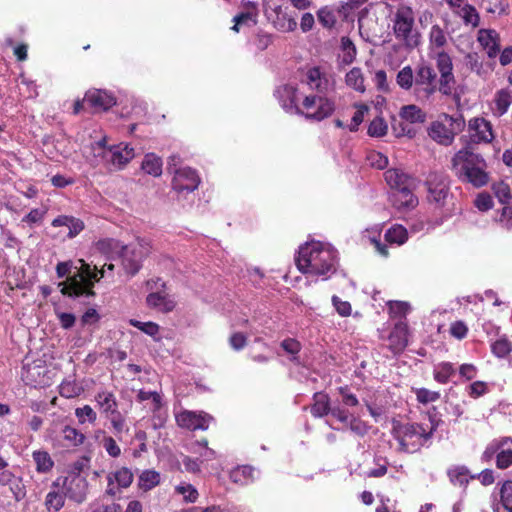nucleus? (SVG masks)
<instances>
[{"instance_id": "1", "label": "nucleus", "mask_w": 512, "mask_h": 512, "mask_svg": "<svg viewBox=\"0 0 512 512\" xmlns=\"http://www.w3.org/2000/svg\"><path fill=\"white\" fill-rule=\"evenodd\" d=\"M336 251L318 241L305 243L300 247L296 265L304 274L326 275L336 271Z\"/></svg>"}, {"instance_id": "2", "label": "nucleus", "mask_w": 512, "mask_h": 512, "mask_svg": "<svg viewBox=\"0 0 512 512\" xmlns=\"http://www.w3.org/2000/svg\"><path fill=\"white\" fill-rule=\"evenodd\" d=\"M451 168L455 176L463 183L475 188L488 184L489 174L484 158L467 148L459 150L451 160Z\"/></svg>"}, {"instance_id": "3", "label": "nucleus", "mask_w": 512, "mask_h": 512, "mask_svg": "<svg viewBox=\"0 0 512 512\" xmlns=\"http://www.w3.org/2000/svg\"><path fill=\"white\" fill-rule=\"evenodd\" d=\"M81 264L74 275L67 278L65 282H60L58 286L63 295L69 297H92L95 295L93 291L94 283L103 277L104 270L97 271L91 269V266L84 260H79Z\"/></svg>"}, {"instance_id": "4", "label": "nucleus", "mask_w": 512, "mask_h": 512, "mask_svg": "<svg viewBox=\"0 0 512 512\" xmlns=\"http://www.w3.org/2000/svg\"><path fill=\"white\" fill-rule=\"evenodd\" d=\"M435 429L434 425L430 431H426L421 424L394 422L391 433L398 441L401 452L413 453L418 451L432 437Z\"/></svg>"}, {"instance_id": "5", "label": "nucleus", "mask_w": 512, "mask_h": 512, "mask_svg": "<svg viewBox=\"0 0 512 512\" xmlns=\"http://www.w3.org/2000/svg\"><path fill=\"white\" fill-rule=\"evenodd\" d=\"M437 74L435 70L427 65L420 64L415 75V95L420 100H428L437 90Z\"/></svg>"}, {"instance_id": "6", "label": "nucleus", "mask_w": 512, "mask_h": 512, "mask_svg": "<svg viewBox=\"0 0 512 512\" xmlns=\"http://www.w3.org/2000/svg\"><path fill=\"white\" fill-rule=\"evenodd\" d=\"M436 67L440 74L438 80V91L445 96L453 93L456 80L453 74V63L451 57L444 51H440L436 55Z\"/></svg>"}, {"instance_id": "7", "label": "nucleus", "mask_w": 512, "mask_h": 512, "mask_svg": "<svg viewBox=\"0 0 512 512\" xmlns=\"http://www.w3.org/2000/svg\"><path fill=\"white\" fill-rule=\"evenodd\" d=\"M148 245L138 242L136 245L122 247L119 257L126 273L135 275L141 268L142 259L148 254Z\"/></svg>"}, {"instance_id": "8", "label": "nucleus", "mask_w": 512, "mask_h": 512, "mask_svg": "<svg viewBox=\"0 0 512 512\" xmlns=\"http://www.w3.org/2000/svg\"><path fill=\"white\" fill-rule=\"evenodd\" d=\"M303 107L306 110L305 117L316 121L329 117L335 110L334 103L321 96H306Z\"/></svg>"}, {"instance_id": "9", "label": "nucleus", "mask_w": 512, "mask_h": 512, "mask_svg": "<svg viewBox=\"0 0 512 512\" xmlns=\"http://www.w3.org/2000/svg\"><path fill=\"white\" fill-rule=\"evenodd\" d=\"M414 26V12L409 6L397 8L393 18V31L397 39L409 44V38Z\"/></svg>"}, {"instance_id": "10", "label": "nucleus", "mask_w": 512, "mask_h": 512, "mask_svg": "<svg viewBox=\"0 0 512 512\" xmlns=\"http://www.w3.org/2000/svg\"><path fill=\"white\" fill-rule=\"evenodd\" d=\"M175 418L179 427L190 431L207 430L210 423L214 420L211 415L203 411L195 412L189 410L179 412Z\"/></svg>"}, {"instance_id": "11", "label": "nucleus", "mask_w": 512, "mask_h": 512, "mask_svg": "<svg viewBox=\"0 0 512 512\" xmlns=\"http://www.w3.org/2000/svg\"><path fill=\"white\" fill-rule=\"evenodd\" d=\"M173 174L172 187L178 193L192 192L200 183L198 174L190 167L174 169Z\"/></svg>"}, {"instance_id": "12", "label": "nucleus", "mask_w": 512, "mask_h": 512, "mask_svg": "<svg viewBox=\"0 0 512 512\" xmlns=\"http://www.w3.org/2000/svg\"><path fill=\"white\" fill-rule=\"evenodd\" d=\"M428 200L439 206L444 204L448 195V184L445 178L437 173H431L426 181Z\"/></svg>"}, {"instance_id": "13", "label": "nucleus", "mask_w": 512, "mask_h": 512, "mask_svg": "<svg viewBox=\"0 0 512 512\" xmlns=\"http://www.w3.org/2000/svg\"><path fill=\"white\" fill-rule=\"evenodd\" d=\"M65 495L71 500L82 503L86 497L87 481L80 475H71L63 481Z\"/></svg>"}, {"instance_id": "14", "label": "nucleus", "mask_w": 512, "mask_h": 512, "mask_svg": "<svg viewBox=\"0 0 512 512\" xmlns=\"http://www.w3.org/2000/svg\"><path fill=\"white\" fill-rule=\"evenodd\" d=\"M135 156L134 149L128 145L114 146L104 151L103 157L115 170L122 169Z\"/></svg>"}, {"instance_id": "15", "label": "nucleus", "mask_w": 512, "mask_h": 512, "mask_svg": "<svg viewBox=\"0 0 512 512\" xmlns=\"http://www.w3.org/2000/svg\"><path fill=\"white\" fill-rule=\"evenodd\" d=\"M0 485L9 486L14 499L19 502L26 496V487L21 477L15 476L9 470L0 472Z\"/></svg>"}, {"instance_id": "16", "label": "nucleus", "mask_w": 512, "mask_h": 512, "mask_svg": "<svg viewBox=\"0 0 512 512\" xmlns=\"http://www.w3.org/2000/svg\"><path fill=\"white\" fill-rule=\"evenodd\" d=\"M84 102L97 110L106 111L115 105L116 100L106 91L94 90L86 93Z\"/></svg>"}, {"instance_id": "17", "label": "nucleus", "mask_w": 512, "mask_h": 512, "mask_svg": "<svg viewBox=\"0 0 512 512\" xmlns=\"http://www.w3.org/2000/svg\"><path fill=\"white\" fill-rule=\"evenodd\" d=\"M408 326L404 322L395 324L389 335V348L393 353L402 352L408 344Z\"/></svg>"}, {"instance_id": "18", "label": "nucleus", "mask_w": 512, "mask_h": 512, "mask_svg": "<svg viewBox=\"0 0 512 512\" xmlns=\"http://www.w3.org/2000/svg\"><path fill=\"white\" fill-rule=\"evenodd\" d=\"M385 180L392 190L415 187V180L401 169H389L385 172Z\"/></svg>"}, {"instance_id": "19", "label": "nucleus", "mask_w": 512, "mask_h": 512, "mask_svg": "<svg viewBox=\"0 0 512 512\" xmlns=\"http://www.w3.org/2000/svg\"><path fill=\"white\" fill-rule=\"evenodd\" d=\"M415 187H407L403 189L393 190L391 201L399 210L411 209L418 204L417 198L413 194Z\"/></svg>"}, {"instance_id": "20", "label": "nucleus", "mask_w": 512, "mask_h": 512, "mask_svg": "<svg viewBox=\"0 0 512 512\" xmlns=\"http://www.w3.org/2000/svg\"><path fill=\"white\" fill-rule=\"evenodd\" d=\"M469 129L474 132L471 137L476 142H490L493 139L492 126L483 118L470 120Z\"/></svg>"}, {"instance_id": "21", "label": "nucleus", "mask_w": 512, "mask_h": 512, "mask_svg": "<svg viewBox=\"0 0 512 512\" xmlns=\"http://www.w3.org/2000/svg\"><path fill=\"white\" fill-rule=\"evenodd\" d=\"M306 83L312 90L324 94L330 88L327 76L320 71L319 67L310 68L306 73Z\"/></svg>"}, {"instance_id": "22", "label": "nucleus", "mask_w": 512, "mask_h": 512, "mask_svg": "<svg viewBox=\"0 0 512 512\" xmlns=\"http://www.w3.org/2000/svg\"><path fill=\"white\" fill-rule=\"evenodd\" d=\"M499 36L495 30L481 29L478 32L479 43L487 49V54L493 58L500 51V44L498 42Z\"/></svg>"}, {"instance_id": "23", "label": "nucleus", "mask_w": 512, "mask_h": 512, "mask_svg": "<svg viewBox=\"0 0 512 512\" xmlns=\"http://www.w3.org/2000/svg\"><path fill=\"white\" fill-rule=\"evenodd\" d=\"M258 8L254 2H246L244 4V11L236 15L233 19L234 26L232 30L239 31V25H255L257 23Z\"/></svg>"}, {"instance_id": "24", "label": "nucleus", "mask_w": 512, "mask_h": 512, "mask_svg": "<svg viewBox=\"0 0 512 512\" xmlns=\"http://www.w3.org/2000/svg\"><path fill=\"white\" fill-rule=\"evenodd\" d=\"M429 136L442 145H450L455 137L454 132L440 122L432 123L429 129Z\"/></svg>"}, {"instance_id": "25", "label": "nucleus", "mask_w": 512, "mask_h": 512, "mask_svg": "<svg viewBox=\"0 0 512 512\" xmlns=\"http://www.w3.org/2000/svg\"><path fill=\"white\" fill-rule=\"evenodd\" d=\"M95 400L105 417L119 412L117 400L112 392L102 391L95 396Z\"/></svg>"}, {"instance_id": "26", "label": "nucleus", "mask_w": 512, "mask_h": 512, "mask_svg": "<svg viewBox=\"0 0 512 512\" xmlns=\"http://www.w3.org/2000/svg\"><path fill=\"white\" fill-rule=\"evenodd\" d=\"M147 305L161 312L168 313L175 308V301L161 293H150L146 298Z\"/></svg>"}, {"instance_id": "27", "label": "nucleus", "mask_w": 512, "mask_h": 512, "mask_svg": "<svg viewBox=\"0 0 512 512\" xmlns=\"http://www.w3.org/2000/svg\"><path fill=\"white\" fill-rule=\"evenodd\" d=\"M273 25L276 29L282 32H292L297 28L296 20L281 7H277L275 9Z\"/></svg>"}, {"instance_id": "28", "label": "nucleus", "mask_w": 512, "mask_h": 512, "mask_svg": "<svg viewBox=\"0 0 512 512\" xmlns=\"http://www.w3.org/2000/svg\"><path fill=\"white\" fill-rule=\"evenodd\" d=\"M329 397L325 393H315L313 396V404L311 406V414L314 417H323L330 413Z\"/></svg>"}, {"instance_id": "29", "label": "nucleus", "mask_w": 512, "mask_h": 512, "mask_svg": "<svg viewBox=\"0 0 512 512\" xmlns=\"http://www.w3.org/2000/svg\"><path fill=\"white\" fill-rule=\"evenodd\" d=\"M133 478V473L129 468L121 467L114 473H110L107 477V480L109 481V486L116 482L118 487L127 488L132 484Z\"/></svg>"}, {"instance_id": "30", "label": "nucleus", "mask_w": 512, "mask_h": 512, "mask_svg": "<svg viewBox=\"0 0 512 512\" xmlns=\"http://www.w3.org/2000/svg\"><path fill=\"white\" fill-rule=\"evenodd\" d=\"M508 445H512V438L511 437H501L498 439L492 440L485 448L484 452L482 453L481 459L484 462H489L492 460L494 456L498 454V451L506 447Z\"/></svg>"}, {"instance_id": "31", "label": "nucleus", "mask_w": 512, "mask_h": 512, "mask_svg": "<svg viewBox=\"0 0 512 512\" xmlns=\"http://www.w3.org/2000/svg\"><path fill=\"white\" fill-rule=\"evenodd\" d=\"M346 85L359 93L366 90L365 79L362 70L358 67L352 68L345 76Z\"/></svg>"}, {"instance_id": "32", "label": "nucleus", "mask_w": 512, "mask_h": 512, "mask_svg": "<svg viewBox=\"0 0 512 512\" xmlns=\"http://www.w3.org/2000/svg\"><path fill=\"white\" fill-rule=\"evenodd\" d=\"M95 247L99 252L113 257V255L119 256L122 251V247H125V245H122L115 239L105 238L96 242Z\"/></svg>"}, {"instance_id": "33", "label": "nucleus", "mask_w": 512, "mask_h": 512, "mask_svg": "<svg viewBox=\"0 0 512 512\" xmlns=\"http://www.w3.org/2000/svg\"><path fill=\"white\" fill-rule=\"evenodd\" d=\"M160 474L154 470H144L138 479V487L143 491H149L159 485Z\"/></svg>"}, {"instance_id": "34", "label": "nucleus", "mask_w": 512, "mask_h": 512, "mask_svg": "<svg viewBox=\"0 0 512 512\" xmlns=\"http://www.w3.org/2000/svg\"><path fill=\"white\" fill-rule=\"evenodd\" d=\"M142 169L145 173L158 177L162 174V160L155 154H147L142 161Z\"/></svg>"}, {"instance_id": "35", "label": "nucleus", "mask_w": 512, "mask_h": 512, "mask_svg": "<svg viewBox=\"0 0 512 512\" xmlns=\"http://www.w3.org/2000/svg\"><path fill=\"white\" fill-rule=\"evenodd\" d=\"M400 116L402 119L409 123H423L425 122V113L416 105H406L401 108Z\"/></svg>"}, {"instance_id": "36", "label": "nucleus", "mask_w": 512, "mask_h": 512, "mask_svg": "<svg viewBox=\"0 0 512 512\" xmlns=\"http://www.w3.org/2000/svg\"><path fill=\"white\" fill-rule=\"evenodd\" d=\"M407 239V230L402 225H394L385 233V240L390 244L402 245Z\"/></svg>"}, {"instance_id": "37", "label": "nucleus", "mask_w": 512, "mask_h": 512, "mask_svg": "<svg viewBox=\"0 0 512 512\" xmlns=\"http://www.w3.org/2000/svg\"><path fill=\"white\" fill-rule=\"evenodd\" d=\"M278 93H283L286 97H287V100H284L282 102V107L287 111V112H290V113H296V114H302L300 108L296 105V100H295V88H293L292 86H284L282 89H279L277 91Z\"/></svg>"}, {"instance_id": "38", "label": "nucleus", "mask_w": 512, "mask_h": 512, "mask_svg": "<svg viewBox=\"0 0 512 512\" xmlns=\"http://www.w3.org/2000/svg\"><path fill=\"white\" fill-rule=\"evenodd\" d=\"M448 476L454 485H459L461 487H465L468 484L469 478H474V476L469 477L468 469L464 466H457L449 469Z\"/></svg>"}, {"instance_id": "39", "label": "nucleus", "mask_w": 512, "mask_h": 512, "mask_svg": "<svg viewBox=\"0 0 512 512\" xmlns=\"http://www.w3.org/2000/svg\"><path fill=\"white\" fill-rule=\"evenodd\" d=\"M495 103L498 112L502 115L507 112L512 103V90L501 89L496 93Z\"/></svg>"}, {"instance_id": "40", "label": "nucleus", "mask_w": 512, "mask_h": 512, "mask_svg": "<svg viewBox=\"0 0 512 512\" xmlns=\"http://www.w3.org/2000/svg\"><path fill=\"white\" fill-rule=\"evenodd\" d=\"M33 459L36 463L37 471L42 473L50 471L54 464L46 451L33 452Z\"/></svg>"}, {"instance_id": "41", "label": "nucleus", "mask_w": 512, "mask_h": 512, "mask_svg": "<svg viewBox=\"0 0 512 512\" xmlns=\"http://www.w3.org/2000/svg\"><path fill=\"white\" fill-rule=\"evenodd\" d=\"M82 387L74 380H64L59 386V393L65 398H74L81 394Z\"/></svg>"}, {"instance_id": "42", "label": "nucleus", "mask_w": 512, "mask_h": 512, "mask_svg": "<svg viewBox=\"0 0 512 512\" xmlns=\"http://www.w3.org/2000/svg\"><path fill=\"white\" fill-rule=\"evenodd\" d=\"M414 81L413 70L410 66L403 67L397 73L396 82L402 89L409 90L413 86Z\"/></svg>"}, {"instance_id": "43", "label": "nucleus", "mask_w": 512, "mask_h": 512, "mask_svg": "<svg viewBox=\"0 0 512 512\" xmlns=\"http://www.w3.org/2000/svg\"><path fill=\"white\" fill-rule=\"evenodd\" d=\"M62 436L70 446H79L83 444L85 436L83 433L78 431L76 428L71 426H65L62 430Z\"/></svg>"}, {"instance_id": "44", "label": "nucleus", "mask_w": 512, "mask_h": 512, "mask_svg": "<svg viewBox=\"0 0 512 512\" xmlns=\"http://www.w3.org/2000/svg\"><path fill=\"white\" fill-rule=\"evenodd\" d=\"M430 45L433 48H443L446 43V35L439 25H433L429 33Z\"/></svg>"}, {"instance_id": "45", "label": "nucleus", "mask_w": 512, "mask_h": 512, "mask_svg": "<svg viewBox=\"0 0 512 512\" xmlns=\"http://www.w3.org/2000/svg\"><path fill=\"white\" fill-rule=\"evenodd\" d=\"M45 506L49 512H58L64 506V496L56 491H50L46 496Z\"/></svg>"}, {"instance_id": "46", "label": "nucleus", "mask_w": 512, "mask_h": 512, "mask_svg": "<svg viewBox=\"0 0 512 512\" xmlns=\"http://www.w3.org/2000/svg\"><path fill=\"white\" fill-rule=\"evenodd\" d=\"M137 399L140 402L144 401H151V407L150 409L152 411H157L160 409L162 402H161V396L159 393L155 391H144L140 390L137 394Z\"/></svg>"}, {"instance_id": "47", "label": "nucleus", "mask_w": 512, "mask_h": 512, "mask_svg": "<svg viewBox=\"0 0 512 512\" xmlns=\"http://www.w3.org/2000/svg\"><path fill=\"white\" fill-rule=\"evenodd\" d=\"M254 469L250 466H241L231 472V479L235 483L246 484L253 479Z\"/></svg>"}, {"instance_id": "48", "label": "nucleus", "mask_w": 512, "mask_h": 512, "mask_svg": "<svg viewBox=\"0 0 512 512\" xmlns=\"http://www.w3.org/2000/svg\"><path fill=\"white\" fill-rule=\"evenodd\" d=\"M454 372L455 370L451 363H441L434 371V379L439 383L445 384L449 381Z\"/></svg>"}, {"instance_id": "49", "label": "nucleus", "mask_w": 512, "mask_h": 512, "mask_svg": "<svg viewBox=\"0 0 512 512\" xmlns=\"http://www.w3.org/2000/svg\"><path fill=\"white\" fill-rule=\"evenodd\" d=\"M341 48L343 51L342 63L348 65L352 63L356 57V47L348 37H342Z\"/></svg>"}, {"instance_id": "50", "label": "nucleus", "mask_w": 512, "mask_h": 512, "mask_svg": "<svg viewBox=\"0 0 512 512\" xmlns=\"http://www.w3.org/2000/svg\"><path fill=\"white\" fill-rule=\"evenodd\" d=\"M492 190L501 204H508L511 199V190L507 183L500 181L492 185Z\"/></svg>"}, {"instance_id": "51", "label": "nucleus", "mask_w": 512, "mask_h": 512, "mask_svg": "<svg viewBox=\"0 0 512 512\" xmlns=\"http://www.w3.org/2000/svg\"><path fill=\"white\" fill-rule=\"evenodd\" d=\"M491 349L495 356L503 358L512 351V343L507 338H500L492 344Z\"/></svg>"}, {"instance_id": "52", "label": "nucleus", "mask_w": 512, "mask_h": 512, "mask_svg": "<svg viewBox=\"0 0 512 512\" xmlns=\"http://www.w3.org/2000/svg\"><path fill=\"white\" fill-rule=\"evenodd\" d=\"M512 465L511 445L501 448L496 455V466L499 469H506Z\"/></svg>"}, {"instance_id": "53", "label": "nucleus", "mask_w": 512, "mask_h": 512, "mask_svg": "<svg viewBox=\"0 0 512 512\" xmlns=\"http://www.w3.org/2000/svg\"><path fill=\"white\" fill-rule=\"evenodd\" d=\"M106 418L110 421L115 436L121 439V434L128 430L126 427L125 418L122 416L120 412L108 415V417Z\"/></svg>"}, {"instance_id": "54", "label": "nucleus", "mask_w": 512, "mask_h": 512, "mask_svg": "<svg viewBox=\"0 0 512 512\" xmlns=\"http://www.w3.org/2000/svg\"><path fill=\"white\" fill-rule=\"evenodd\" d=\"M388 126L381 117L373 119L368 127V134L372 137H382L387 133Z\"/></svg>"}, {"instance_id": "55", "label": "nucleus", "mask_w": 512, "mask_h": 512, "mask_svg": "<svg viewBox=\"0 0 512 512\" xmlns=\"http://www.w3.org/2000/svg\"><path fill=\"white\" fill-rule=\"evenodd\" d=\"M501 503L505 510L512 512V481H506L503 483L500 489Z\"/></svg>"}, {"instance_id": "56", "label": "nucleus", "mask_w": 512, "mask_h": 512, "mask_svg": "<svg viewBox=\"0 0 512 512\" xmlns=\"http://www.w3.org/2000/svg\"><path fill=\"white\" fill-rule=\"evenodd\" d=\"M75 415L81 424L85 422L94 423L97 419L96 412L89 405L76 408Z\"/></svg>"}, {"instance_id": "57", "label": "nucleus", "mask_w": 512, "mask_h": 512, "mask_svg": "<svg viewBox=\"0 0 512 512\" xmlns=\"http://www.w3.org/2000/svg\"><path fill=\"white\" fill-rule=\"evenodd\" d=\"M175 491L178 494L182 495L184 500L187 502L193 503L198 498L197 490L194 488V486H192L191 484H188V483H182V484L176 486Z\"/></svg>"}, {"instance_id": "58", "label": "nucleus", "mask_w": 512, "mask_h": 512, "mask_svg": "<svg viewBox=\"0 0 512 512\" xmlns=\"http://www.w3.org/2000/svg\"><path fill=\"white\" fill-rule=\"evenodd\" d=\"M130 324L152 337H154L159 332V326L154 322H141L135 319H131Z\"/></svg>"}, {"instance_id": "59", "label": "nucleus", "mask_w": 512, "mask_h": 512, "mask_svg": "<svg viewBox=\"0 0 512 512\" xmlns=\"http://www.w3.org/2000/svg\"><path fill=\"white\" fill-rule=\"evenodd\" d=\"M416 397L420 403L427 404L437 401L440 398V394L436 391L420 388L416 390Z\"/></svg>"}, {"instance_id": "60", "label": "nucleus", "mask_w": 512, "mask_h": 512, "mask_svg": "<svg viewBox=\"0 0 512 512\" xmlns=\"http://www.w3.org/2000/svg\"><path fill=\"white\" fill-rule=\"evenodd\" d=\"M474 203H475V206L480 211H488L493 207L492 197L488 193H484V192L478 194Z\"/></svg>"}, {"instance_id": "61", "label": "nucleus", "mask_w": 512, "mask_h": 512, "mask_svg": "<svg viewBox=\"0 0 512 512\" xmlns=\"http://www.w3.org/2000/svg\"><path fill=\"white\" fill-rule=\"evenodd\" d=\"M348 423L350 430L359 436H364L368 432V426L359 418L352 417Z\"/></svg>"}, {"instance_id": "62", "label": "nucleus", "mask_w": 512, "mask_h": 512, "mask_svg": "<svg viewBox=\"0 0 512 512\" xmlns=\"http://www.w3.org/2000/svg\"><path fill=\"white\" fill-rule=\"evenodd\" d=\"M339 394L342 396V403L349 407H354L359 404L355 394L351 393L347 387H340Z\"/></svg>"}, {"instance_id": "63", "label": "nucleus", "mask_w": 512, "mask_h": 512, "mask_svg": "<svg viewBox=\"0 0 512 512\" xmlns=\"http://www.w3.org/2000/svg\"><path fill=\"white\" fill-rule=\"evenodd\" d=\"M103 447L111 457H118L121 453L115 439L110 436L103 439Z\"/></svg>"}, {"instance_id": "64", "label": "nucleus", "mask_w": 512, "mask_h": 512, "mask_svg": "<svg viewBox=\"0 0 512 512\" xmlns=\"http://www.w3.org/2000/svg\"><path fill=\"white\" fill-rule=\"evenodd\" d=\"M229 343L234 350L239 351L246 346L247 337L241 332H236L230 336Z\"/></svg>"}]
</instances>
